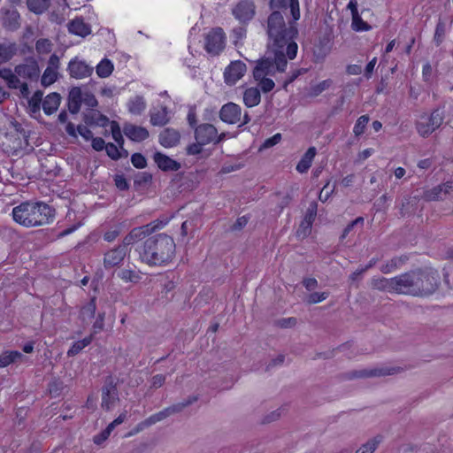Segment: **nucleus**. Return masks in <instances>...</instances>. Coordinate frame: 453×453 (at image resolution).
Masks as SVG:
<instances>
[{
    "mask_svg": "<svg viewBox=\"0 0 453 453\" xmlns=\"http://www.w3.org/2000/svg\"><path fill=\"white\" fill-rule=\"evenodd\" d=\"M442 189L440 185L426 190L424 193V199L426 201H436L441 198Z\"/></svg>",
    "mask_w": 453,
    "mask_h": 453,
    "instance_id": "obj_50",
    "label": "nucleus"
},
{
    "mask_svg": "<svg viewBox=\"0 0 453 453\" xmlns=\"http://www.w3.org/2000/svg\"><path fill=\"white\" fill-rule=\"evenodd\" d=\"M446 32L447 27L445 21L442 20L441 19H439L435 27V31L433 38V41L436 46H440L442 43V42L445 39Z\"/></svg>",
    "mask_w": 453,
    "mask_h": 453,
    "instance_id": "obj_36",
    "label": "nucleus"
},
{
    "mask_svg": "<svg viewBox=\"0 0 453 453\" xmlns=\"http://www.w3.org/2000/svg\"><path fill=\"white\" fill-rule=\"evenodd\" d=\"M57 80V73L52 68H46L42 79L41 83L43 87H48L54 83Z\"/></svg>",
    "mask_w": 453,
    "mask_h": 453,
    "instance_id": "obj_44",
    "label": "nucleus"
},
{
    "mask_svg": "<svg viewBox=\"0 0 453 453\" xmlns=\"http://www.w3.org/2000/svg\"><path fill=\"white\" fill-rule=\"evenodd\" d=\"M60 101L61 97L59 94L54 92L48 95L42 102V109L44 113L50 115L55 112L60 104Z\"/></svg>",
    "mask_w": 453,
    "mask_h": 453,
    "instance_id": "obj_27",
    "label": "nucleus"
},
{
    "mask_svg": "<svg viewBox=\"0 0 453 453\" xmlns=\"http://www.w3.org/2000/svg\"><path fill=\"white\" fill-rule=\"evenodd\" d=\"M19 78L36 81L40 76V68L37 61L34 58L27 59L25 63L17 65L14 68Z\"/></svg>",
    "mask_w": 453,
    "mask_h": 453,
    "instance_id": "obj_12",
    "label": "nucleus"
},
{
    "mask_svg": "<svg viewBox=\"0 0 453 453\" xmlns=\"http://www.w3.org/2000/svg\"><path fill=\"white\" fill-rule=\"evenodd\" d=\"M111 431L112 430H109V426H107L101 434L94 436L93 441L96 444H101L109 437Z\"/></svg>",
    "mask_w": 453,
    "mask_h": 453,
    "instance_id": "obj_63",
    "label": "nucleus"
},
{
    "mask_svg": "<svg viewBox=\"0 0 453 453\" xmlns=\"http://www.w3.org/2000/svg\"><path fill=\"white\" fill-rule=\"evenodd\" d=\"M17 52L15 42L0 43V65L10 61Z\"/></svg>",
    "mask_w": 453,
    "mask_h": 453,
    "instance_id": "obj_31",
    "label": "nucleus"
},
{
    "mask_svg": "<svg viewBox=\"0 0 453 453\" xmlns=\"http://www.w3.org/2000/svg\"><path fill=\"white\" fill-rule=\"evenodd\" d=\"M25 357L19 351H4L0 355V367L4 368L18 361H24Z\"/></svg>",
    "mask_w": 453,
    "mask_h": 453,
    "instance_id": "obj_32",
    "label": "nucleus"
},
{
    "mask_svg": "<svg viewBox=\"0 0 453 453\" xmlns=\"http://www.w3.org/2000/svg\"><path fill=\"white\" fill-rule=\"evenodd\" d=\"M154 161L163 171H178L180 168V164L179 162L161 152L155 153Z\"/></svg>",
    "mask_w": 453,
    "mask_h": 453,
    "instance_id": "obj_22",
    "label": "nucleus"
},
{
    "mask_svg": "<svg viewBox=\"0 0 453 453\" xmlns=\"http://www.w3.org/2000/svg\"><path fill=\"white\" fill-rule=\"evenodd\" d=\"M118 276L124 280L125 282H138L142 277L138 272L130 269H123L121 270Z\"/></svg>",
    "mask_w": 453,
    "mask_h": 453,
    "instance_id": "obj_41",
    "label": "nucleus"
},
{
    "mask_svg": "<svg viewBox=\"0 0 453 453\" xmlns=\"http://www.w3.org/2000/svg\"><path fill=\"white\" fill-rule=\"evenodd\" d=\"M287 54L284 50H273V52L257 62L253 70L254 78L273 76L277 72H284L287 67Z\"/></svg>",
    "mask_w": 453,
    "mask_h": 453,
    "instance_id": "obj_4",
    "label": "nucleus"
},
{
    "mask_svg": "<svg viewBox=\"0 0 453 453\" xmlns=\"http://www.w3.org/2000/svg\"><path fill=\"white\" fill-rule=\"evenodd\" d=\"M151 180H152L151 174H150L148 173H141L136 176V178L134 180V184L138 185V186L145 185V184L150 182Z\"/></svg>",
    "mask_w": 453,
    "mask_h": 453,
    "instance_id": "obj_57",
    "label": "nucleus"
},
{
    "mask_svg": "<svg viewBox=\"0 0 453 453\" xmlns=\"http://www.w3.org/2000/svg\"><path fill=\"white\" fill-rule=\"evenodd\" d=\"M93 70V66H90L83 60H80L78 58L72 59L67 67L70 76L75 79L88 77L92 74Z\"/></svg>",
    "mask_w": 453,
    "mask_h": 453,
    "instance_id": "obj_16",
    "label": "nucleus"
},
{
    "mask_svg": "<svg viewBox=\"0 0 453 453\" xmlns=\"http://www.w3.org/2000/svg\"><path fill=\"white\" fill-rule=\"evenodd\" d=\"M267 33L273 41L274 50H284L289 59L296 57L298 46L294 38L298 31L294 22H288L287 25L281 12H273L268 17Z\"/></svg>",
    "mask_w": 453,
    "mask_h": 453,
    "instance_id": "obj_2",
    "label": "nucleus"
},
{
    "mask_svg": "<svg viewBox=\"0 0 453 453\" xmlns=\"http://www.w3.org/2000/svg\"><path fill=\"white\" fill-rule=\"evenodd\" d=\"M242 109L234 103L224 104L219 111V118L227 124H236L241 120Z\"/></svg>",
    "mask_w": 453,
    "mask_h": 453,
    "instance_id": "obj_17",
    "label": "nucleus"
},
{
    "mask_svg": "<svg viewBox=\"0 0 453 453\" xmlns=\"http://www.w3.org/2000/svg\"><path fill=\"white\" fill-rule=\"evenodd\" d=\"M254 79L257 81H258V86L264 93L270 92L271 90L273 89V88L275 86L274 81L272 79L267 78L266 76H265V78H254Z\"/></svg>",
    "mask_w": 453,
    "mask_h": 453,
    "instance_id": "obj_51",
    "label": "nucleus"
},
{
    "mask_svg": "<svg viewBox=\"0 0 453 453\" xmlns=\"http://www.w3.org/2000/svg\"><path fill=\"white\" fill-rule=\"evenodd\" d=\"M107 155L113 160H118L122 157L119 149L112 142H109L104 147Z\"/></svg>",
    "mask_w": 453,
    "mask_h": 453,
    "instance_id": "obj_52",
    "label": "nucleus"
},
{
    "mask_svg": "<svg viewBox=\"0 0 453 453\" xmlns=\"http://www.w3.org/2000/svg\"><path fill=\"white\" fill-rule=\"evenodd\" d=\"M315 155V147L309 148L296 165L297 172L301 173H306L311 167Z\"/></svg>",
    "mask_w": 453,
    "mask_h": 453,
    "instance_id": "obj_30",
    "label": "nucleus"
},
{
    "mask_svg": "<svg viewBox=\"0 0 453 453\" xmlns=\"http://www.w3.org/2000/svg\"><path fill=\"white\" fill-rule=\"evenodd\" d=\"M175 253L173 238L165 234H157L143 242L139 250V257L150 266H165L172 262Z\"/></svg>",
    "mask_w": 453,
    "mask_h": 453,
    "instance_id": "obj_1",
    "label": "nucleus"
},
{
    "mask_svg": "<svg viewBox=\"0 0 453 453\" xmlns=\"http://www.w3.org/2000/svg\"><path fill=\"white\" fill-rule=\"evenodd\" d=\"M197 396H189L188 399L167 407L170 416L181 412L185 408L197 401Z\"/></svg>",
    "mask_w": 453,
    "mask_h": 453,
    "instance_id": "obj_39",
    "label": "nucleus"
},
{
    "mask_svg": "<svg viewBox=\"0 0 453 453\" xmlns=\"http://www.w3.org/2000/svg\"><path fill=\"white\" fill-rule=\"evenodd\" d=\"M165 381V376L163 374H156L151 379V387L158 388L164 385Z\"/></svg>",
    "mask_w": 453,
    "mask_h": 453,
    "instance_id": "obj_64",
    "label": "nucleus"
},
{
    "mask_svg": "<svg viewBox=\"0 0 453 453\" xmlns=\"http://www.w3.org/2000/svg\"><path fill=\"white\" fill-rule=\"evenodd\" d=\"M165 224L166 222L157 219L149 224L134 227L124 237L121 244L127 249L128 246L143 240L150 234L161 229Z\"/></svg>",
    "mask_w": 453,
    "mask_h": 453,
    "instance_id": "obj_7",
    "label": "nucleus"
},
{
    "mask_svg": "<svg viewBox=\"0 0 453 453\" xmlns=\"http://www.w3.org/2000/svg\"><path fill=\"white\" fill-rule=\"evenodd\" d=\"M351 26L356 31H368L371 28V27L362 19L358 12L352 15Z\"/></svg>",
    "mask_w": 453,
    "mask_h": 453,
    "instance_id": "obj_45",
    "label": "nucleus"
},
{
    "mask_svg": "<svg viewBox=\"0 0 453 453\" xmlns=\"http://www.w3.org/2000/svg\"><path fill=\"white\" fill-rule=\"evenodd\" d=\"M50 0H27V8L35 14L44 12L50 6Z\"/></svg>",
    "mask_w": 453,
    "mask_h": 453,
    "instance_id": "obj_35",
    "label": "nucleus"
},
{
    "mask_svg": "<svg viewBox=\"0 0 453 453\" xmlns=\"http://www.w3.org/2000/svg\"><path fill=\"white\" fill-rule=\"evenodd\" d=\"M3 26L9 30H16L19 27V13L16 9H2Z\"/></svg>",
    "mask_w": 453,
    "mask_h": 453,
    "instance_id": "obj_21",
    "label": "nucleus"
},
{
    "mask_svg": "<svg viewBox=\"0 0 453 453\" xmlns=\"http://www.w3.org/2000/svg\"><path fill=\"white\" fill-rule=\"evenodd\" d=\"M68 31L71 34L85 37L91 33L90 26L84 22L83 19L76 18L69 22Z\"/></svg>",
    "mask_w": 453,
    "mask_h": 453,
    "instance_id": "obj_23",
    "label": "nucleus"
},
{
    "mask_svg": "<svg viewBox=\"0 0 453 453\" xmlns=\"http://www.w3.org/2000/svg\"><path fill=\"white\" fill-rule=\"evenodd\" d=\"M123 133L127 138L136 142L146 140L150 135L149 131L145 127L131 123L124 125Z\"/></svg>",
    "mask_w": 453,
    "mask_h": 453,
    "instance_id": "obj_19",
    "label": "nucleus"
},
{
    "mask_svg": "<svg viewBox=\"0 0 453 453\" xmlns=\"http://www.w3.org/2000/svg\"><path fill=\"white\" fill-rule=\"evenodd\" d=\"M77 132L79 133V134L83 137L86 141H89L92 139L93 137V134L91 132V130H89L87 127L85 126H82V125H79L77 127Z\"/></svg>",
    "mask_w": 453,
    "mask_h": 453,
    "instance_id": "obj_62",
    "label": "nucleus"
},
{
    "mask_svg": "<svg viewBox=\"0 0 453 453\" xmlns=\"http://www.w3.org/2000/svg\"><path fill=\"white\" fill-rule=\"evenodd\" d=\"M416 296H428L434 294L440 283L441 276L433 268L414 270Z\"/></svg>",
    "mask_w": 453,
    "mask_h": 453,
    "instance_id": "obj_5",
    "label": "nucleus"
},
{
    "mask_svg": "<svg viewBox=\"0 0 453 453\" xmlns=\"http://www.w3.org/2000/svg\"><path fill=\"white\" fill-rule=\"evenodd\" d=\"M146 104L142 96H136L128 103V110L132 114L140 115L145 110Z\"/></svg>",
    "mask_w": 453,
    "mask_h": 453,
    "instance_id": "obj_37",
    "label": "nucleus"
},
{
    "mask_svg": "<svg viewBox=\"0 0 453 453\" xmlns=\"http://www.w3.org/2000/svg\"><path fill=\"white\" fill-rule=\"evenodd\" d=\"M119 400V399L116 384L113 382L112 379L110 378L108 380H106L102 388L101 406L103 409L110 411L114 407L116 402Z\"/></svg>",
    "mask_w": 453,
    "mask_h": 453,
    "instance_id": "obj_13",
    "label": "nucleus"
},
{
    "mask_svg": "<svg viewBox=\"0 0 453 453\" xmlns=\"http://www.w3.org/2000/svg\"><path fill=\"white\" fill-rule=\"evenodd\" d=\"M371 286L372 288L385 291L388 293H395V279L393 278H385V277H377L372 278L371 280Z\"/></svg>",
    "mask_w": 453,
    "mask_h": 453,
    "instance_id": "obj_24",
    "label": "nucleus"
},
{
    "mask_svg": "<svg viewBox=\"0 0 453 453\" xmlns=\"http://www.w3.org/2000/svg\"><path fill=\"white\" fill-rule=\"evenodd\" d=\"M180 134L173 128H165L159 134V143L165 148H172L180 142Z\"/></svg>",
    "mask_w": 453,
    "mask_h": 453,
    "instance_id": "obj_20",
    "label": "nucleus"
},
{
    "mask_svg": "<svg viewBox=\"0 0 453 453\" xmlns=\"http://www.w3.org/2000/svg\"><path fill=\"white\" fill-rule=\"evenodd\" d=\"M409 257L406 255L394 257L389 261L382 265L380 268V272L388 274L400 269L407 261Z\"/></svg>",
    "mask_w": 453,
    "mask_h": 453,
    "instance_id": "obj_25",
    "label": "nucleus"
},
{
    "mask_svg": "<svg viewBox=\"0 0 453 453\" xmlns=\"http://www.w3.org/2000/svg\"><path fill=\"white\" fill-rule=\"evenodd\" d=\"M403 368L380 366L372 369H363L359 371H352L344 374V378L347 380H352L356 378H371V377H384L388 375H394L401 372Z\"/></svg>",
    "mask_w": 453,
    "mask_h": 453,
    "instance_id": "obj_8",
    "label": "nucleus"
},
{
    "mask_svg": "<svg viewBox=\"0 0 453 453\" xmlns=\"http://www.w3.org/2000/svg\"><path fill=\"white\" fill-rule=\"evenodd\" d=\"M13 220L25 227H37L53 222L56 211L44 202L27 201L12 209Z\"/></svg>",
    "mask_w": 453,
    "mask_h": 453,
    "instance_id": "obj_3",
    "label": "nucleus"
},
{
    "mask_svg": "<svg viewBox=\"0 0 453 453\" xmlns=\"http://www.w3.org/2000/svg\"><path fill=\"white\" fill-rule=\"evenodd\" d=\"M0 78L6 82L7 87L11 89H17L19 86V77L15 71L10 68L0 69Z\"/></svg>",
    "mask_w": 453,
    "mask_h": 453,
    "instance_id": "obj_28",
    "label": "nucleus"
},
{
    "mask_svg": "<svg viewBox=\"0 0 453 453\" xmlns=\"http://www.w3.org/2000/svg\"><path fill=\"white\" fill-rule=\"evenodd\" d=\"M96 310V299L92 298L88 303L82 306L80 317L84 323L88 324L95 317Z\"/></svg>",
    "mask_w": 453,
    "mask_h": 453,
    "instance_id": "obj_33",
    "label": "nucleus"
},
{
    "mask_svg": "<svg viewBox=\"0 0 453 453\" xmlns=\"http://www.w3.org/2000/svg\"><path fill=\"white\" fill-rule=\"evenodd\" d=\"M395 293L416 296L414 270L394 277Z\"/></svg>",
    "mask_w": 453,
    "mask_h": 453,
    "instance_id": "obj_11",
    "label": "nucleus"
},
{
    "mask_svg": "<svg viewBox=\"0 0 453 453\" xmlns=\"http://www.w3.org/2000/svg\"><path fill=\"white\" fill-rule=\"evenodd\" d=\"M218 134L217 128L211 124H201L195 129V138L200 143L209 144L213 143Z\"/></svg>",
    "mask_w": 453,
    "mask_h": 453,
    "instance_id": "obj_18",
    "label": "nucleus"
},
{
    "mask_svg": "<svg viewBox=\"0 0 453 453\" xmlns=\"http://www.w3.org/2000/svg\"><path fill=\"white\" fill-rule=\"evenodd\" d=\"M247 66L241 61H232L225 69L224 80L227 85H234L246 73Z\"/></svg>",
    "mask_w": 453,
    "mask_h": 453,
    "instance_id": "obj_14",
    "label": "nucleus"
},
{
    "mask_svg": "<svg viewBox=\"0 0 453 453\" xmlns=\"http://www.w3.org/2000/svg\"><path fill=\"white\" fill-rule=\"evenodd\" d=\"M316 213H317V203H312L308 211H307V213L305 215V224H306V228H311V225H312V222L316 217Z\"/></svg>",
    "mask_w": 453,
    "mask_h": 453,
    "instance_id": "obj_53",
    "label": "nucleus"
},
{
    "mask_svg": "<svg viewBox=\"0 0 453 453\" xmlns=\"http://www.w3.org/2000/svg\"><path fill=\"white\" fill-rule=\"evenodd\" d=\"M83 94L80 88L74 87L73 88L68 95V101H75L82 103Z\"/></svg>",
    "mask_w": 453,
    "mask_h": 453,
    "instance_id": "obj_55",
    "label": "nucleus"
},
{
    "mask_svg": "<svg viewBox=\"0 0 453 453\" xmlns=\"http://www.w3.org/2000/svg\"><path fill=\"white\" fill-rule=\"evenodd\" d=\"M52 43L49 39H39L35 43V50L39 54L50 53L52 50Z\"/></svg>",
    "mask_w": 453,
    "mask_h": 453,
    "instance_id": "obj_46",
    "label": "nucleus"
},
{
    "mask_svg": "<svg viewBox=\"0 0 453 453\" xmlns=\"http://www.w3.org/2000/svg\"><path fill=\"white\" fill-rule=\"evenodd\" d=\"M261 101L260 89L258 88H249L243 93V102L247 107L257 105Z\"/></svg>",
    "mask_w": 453,
    "mask_h": 453,
    "instance_id": "obj_29",
    "label": "nucleus"
},
{
    "mask_svg": "<svg viewBox=\"0 0 453 453\" xmlns=\"http://www.w3.org/2000/svg\"><path fill=\"white\" fill-rule=\"evenodd\" d=\"M369 122V117L367 115H362L359 117L354 126L353 132L356 136H359L364 134L365 127Z\"/></svg>",
    "mask_w": 453,
    "mask_h": 453,
    "instance_id": "obj_47",
    "label": "nucleus"
},
{
    "mask_svg": "<svg viewBox=\"0 0 453 453\" xmlns=\"http://www.w3.org/2000/svg\"><path fill=\"white\" fill-rule=\"evenodd\" d=\"M120 234V230L117 227L110 229L104 234V240L112 242Z\"/></svg>",
    "mask_w": 453,
    "mask_h": 453,
    "instance_id": "obj_60",
    "label": "nucleus"
},
{
    "mask_svg": "<svg viewBox=\"0 0 453 453\" xmlns=\"http://www.w3.org/2000/svg\"><path fill=\"white\" fill-rule=\"evenodd\" d=\"M127 253L128 249H126L122 244L111 248L104 254V267L106 270L119 267Z\"/></svg>",
    "mask_w": 453,
    "mask_h": 453,
    "instance_id": "obj_10",
    "label": "nucleus"
},
{
    "mask_svg": "<svg viewBox=\"0 0 453 453\" xmlns=\"http://www.w3.org/2000/svg\"><path fill=\"white\" fill-rule=\"evenodd\" d=\"M111 135L113 140L119 144V149H122L124 144V139L121 134L119 125L116 121H112L111 124Z\"/></svg>",
    "mask_w": 453,
    "mask_h": 453,
    "instance_id": "obj_48",
    "label": "nucleus"
},
{
    "mask_svg": "<svg viewBox=\"0 0 453 453\" xmlns=\"http://www.w3.org/2000/svg\"><path fill=\"white\" fill-rule=\"evenodd\" d=\"M233 15L239 21L245 23L255 15V5L251 0H240L234 7Z\"/></svg>",
    "mask_w": 453,
    "mask_h": 453,
    "instance_id": "obj_15",
    "label": "nucleus"
},
{
    "mask_svg": "<svg viewBox=\"0 0 453 453\" xmlns=\"http://www.w3.org/2000/svg\"><path fill=\"white\" fill-rule=\"evenodd\" d=\"M131 162L133 165L138 169H142L147 165L146 158L141 153L133 154L131 157Z\"/></svg>",
    "mask_w": 453,
    "mask_h": 453,
    "instance_id": "obj_54",
    "label": "nucleus"
},
{
    "mask_svg": "<svg viewBox=\"0 0 453 453\" xmlns=\"http://www.w3.org/2000/svg\"><path fill=\"white\" fill-rule=\"evenodd\" d=\"M114 69V65L111 61L108 58H104L100 61V63L96 66V74L100 78H107L109 77Z\"/></svg>",
    "mask_w": 453,
    "mask_h": 453,
    "instance_id": "obj_34",
    "label": "nucleus"
},
{
    "mask_svg": "<svg viewBox=\"0 0 453 453\" xmlns=\"http://www.w3.org/2000/svg\"><path fill=\"white\" fill-rule=\"evenodd\" d=\"M302 283L308 291H312L319 286V282L315 278H304Z\"/></svg>",
    "mask_w": 453,
    "mask_h": 453,
    "instance_id": "obj_61",
    "label": "nucleus"
},
{
    "mask_svg": "<svg viewBox=\"0 0 453 453\" xmlns=\"http://www.w3.org/2000/svg\"><path fill=\"white\" fill-rule=\"evenodd\" d=\"M168 109L166 106H162L158 110H153L150 111V123L153 126L163 127L166 125L170 118L168 116Z\"/></svg>",
    "mask_w": 453,
    "mask_h": 453,
    "instance_id": "obj_26",
    "label": "nucleus"
},
{
    "mask_svg": "<svg viewBox=\"0 0 453 453\" xmlns=\"http://www.w3.org/2000/svg\"><path fill=\"white\" fill-rule=\"evenodd\" d=\"M330 293L328 291L312 292L306 296L305 302L308 304H315L325 301Z\"/></svg>",
    "mask_w": 453,
    "mask_h": 453,
    "instance_id": "obj_43",
    "label": "nucleus"
},
{
    "mask_svg": "<svg viewBox=\"0 0 453 453\" xmlns=\"http://www.w3.org/2000/svg\"><path fill=\"white\" fill-rule=\"evenodd\" d=\"M42 96L43 92L37 90L30 98H27L28 105L32 112L35 113L40 111Z\"/></svg>",
    "mask_w": 453,
    "mask_h": 453,
    "instance_id": "obj_42",
    "label": "nucleus"
},
{
    "mask_svg": "<svg viewBox=\"0 0 453 453\" xmlns=\"http://www.w3.org/2000/svg\"><path fill=\"white\" fill-rule=\"evenodd\" d=\"M82 103H84L89 108H94L97 105V100L91 93L83 94Z\"/></svg>",
    "mask_w": 453,
    "mask_h": 453,
    "instance_id": "obj_59",
    "label": "nucleus"
},
{
    "mask_svg": "<svg viewBox=\"0 0 453 453\" xmlns=\"http://www.w3.org/2000/svg\"><path fill=\"white\" fill-rule=\"evenodd\" d=\"M444 119V111L439 108L433 111L429 116L423 114L416 123L417 132L420 136L427 137L442 125Z\"/></svg>",
    "mask_w": 453,
    "mask_h": 453,
    "instance_id": "obj_6",
    "label": "nucleus"
},
{
    "mask_svg": "<svg viewBox=\"0 0 453 453\" xmlns=\"http://www.w3.org/2000/svg\"><path fill=\"white\" fill-rule=\"evenodd\" d=\"M332 83H333V81L329 79L319 82V84L311 88L310 95L312 96H318L323 91L329 88L330 86L332 85Z\"/></svg>",
    "mask_w": 453,
    "mask_h": 453,
    "instance_id": "obj_49",
    "label": "nucleus"
},
{
    "mask_svg": "<svg viewBox=\"0 0 453 453\" xmlns=\"http://www.w3.org/2000/svg\"><path fill=\"white\" fill-rule=\"evenodd\" d=\"M226 36L222 28L211 29L205 36V50L212 55H219L225 48Z\"/></svg>",
    "mask_w": 453,
    "mask_h": 453,
    "instance_id": "obj_9",
    "label": "nucleus"
},
{
    "mask_svg": "<svg viewBox=\"0 0 453 453\" xmlns=\"http://www.w3.org/2000/svg\"><path fill=\"white\" fill-rule=\"evenodd\" d=\"M114 181L119 190H127L129 188V184L123 175H115Z\"/></svg>",
    "mask_w": 453,
    "mask_h": 453,
    "instance_id": "obj_58",
    "label": "nucleus"
},
{
    "mask_svg": "<svg viewBox=\"0 0 453 453\" xmlns=\"http://www.w3.org/2000/svg\"><path fill=\"white\" fill-rule=\"evenodd\" d=\"M281 140V134H275L274 135H273L272 137L266 139L263 145L261 146V149H268V148H271L274 145H276L277 143H279Z\"/></svg>",
    "mask_w": 453,
    "mask_h": 453,
    "instance_id": "obj_56",
    "label": "nucleus"
},
{
    "mask_svg": "<svg viewBox=\"0 0 453 453\" xmlns=\"http://www.w3.org/2000/svg\"><path fill=\"white\" fill-rule=\"evenodd\" d=\"M381 441L382 436L377 435L363 444L355 453H373Z\"/></svg>",
    "mask_w": 453,
    "mask_h": 453,
    "instance_id": "obj_40",
    "label": "nucleus"
},
{
    "mask_svg": "<svg viewBox=\"0 0 453 453\" xmlns=\"http://www.w3.org/2000/svg\"><path fill=\"white\" fill-rule=\"evenodd\" d=\"M168 417H170V413L166 407V408L163 409L162 411L147 418L144 421H142L141 423V425L143 426H150L157 422H160V421L167 418Z\"/></svg>",
    "mask_w": 453,
    "mask_h": 453,
    "instance_id": "obj_38",
    "label": "nucleus"
}]
</instances>
